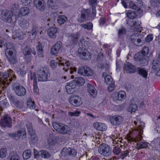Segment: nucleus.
<instances>
[{"mask_svg": "<svg viewBox=\"0 0 160 160\" xmlns=\"http://www.w3.org/2000/svg\"><path fill=\"white\" fill-rule=\"evenodd\" d=\"M14 10L11 11L4 9L2 11L1 16L5 21L7 22L11 23L16 21L17 18L15 14L13 15Z\"/></svg>", "mask_w": 160, "mask_h": 160, "instance_id": "obj_1", "label": "nucleus"}, {"mask_svg": "<svg viewBox=\"0 0 160 160\" xmlns=\"http://www.w3.org/2000/svg\"><path fill=\"white\" fill-rule=\"evenodd\" d=\"M37 73L38 81H47L50 74L49 69L46 67L40 68L37 71Z\"/></svg>", "mask_w": 160, "mask_h": 160, "instance_id": "obj_2", "label": "nucleus"}, {"mask_svg": "<svg viewBox=\"0 0 160 160\" xmlns=\"http://www.w3.org/2000/svg\"><path fill=\"white\" fill-rule=\"evenodd\" d=\"M52 125L54 128L58 133L62 134H70V128L67 125L57 122L53 123Z\"/></svg>", "mask_w": 160, "mask_h": 160, "instance_id": "obj_3", "label": "nucleus"}, {"mask_svg": "<svg viewBox=\"0 0 160 160\" xmlns=\"http://www.w3.org/2000/svg\"><path fill=\"white\" fill-rule=\"evenodd\" d=\"M98 152L100 155L103 156L107 157L111 155L112 149L108 145L102 143L98 148Z\"/></svg>", "mask_w": 160, "mask_h": 160, "instance_id": "obj_4", "label": "nucleus"}, {"mask_svg": "<svg viewBox=\"0 0 160 160\" xmlns=\"http://www.w3.org/2000/svg\"><path fill=\"white\" fill-rule=\"evenodd\" d=\"M13 90L16 95L19 96H23L26 93L25 88L19 83H14L12 85Z\"/></svg>", "mask_w": 160, "mask_h": 160, "instance_id": "obj_5", "label": "nucleus"}, {"mask_svg": "<svg viewBox=\"0 0 160 160\" xmlns=\"http://www.w3.org/2000/svg\"><path fill=\"white\" fill-rule=\"evenodd\" d=\"M22 53L24 56L25 58L28 62H30L31 60V54L32 53L34 55L36 54V52L34 48H31L29 46H26L23 49Z\"/></svg>", "mask_w": 160, "mask_h": 160, "instance_id": "obj_6", "label": "nucleus"}, {"mask_svg": "<svg viewBox=\"0 0 160 160\" xmlns=\"http://www.w3.org/2000/svg\"><path fill=\"white\" fill-rule=\"evenodd\" d=\"M91 11L89 9H83L81 11V14L78 19V21L80 23L85 22L90 16Z\"/></svg>", "mask_w": 160, "mask_h": 160, "instance_id": "obj_7", "label": "nucleus"}, {"mask_svg": "<svg viewBox=\"0 0 160 160\" xmlns=\"http://www.w3.org/2000/svg\"><path fill=\"white\" fill-rule=\"evenodd\" d=\"M140 54H136L134 56V60L138 62V64L141 66L148 64L149 58L148 56H142Z\"/></svg>", "mask_w": 160, "mask_h": 160, "instance_id": "obj_8", "label": "nucleus"}, {"mask_svg": "<svg viewBox=\"0 0 160 160\" xmlns=\"http://www.w3.org/2000/svg\"><path fill=\"white\" fill-rule=\"evenodd\" d=\"M78 73L84 76L90 77L92 76L93 72L88 66H85L79 68L78 70Z\"/></svg>", "mask_w": 160, "mask_h": 160, "instance_id": "obj_9", "label": "nucleus"}, {"mask_svg": "<svg viewBox=\"0 0 160 160\" xmlns=\"http://www.w3.org/2000/svg\"><path fill=\"white\" fill-rule=\"evenodd\" d=\"M111 123L113 125L117 126L120 125L122 122L123 118L120 116H113L110 118Z\"/></svg>", "mask_w": 160, "mask_h": 160, "instance_id": "obj_10", "label": "nucleus"}, {"mask_svg": "<svg viewBox=\"0 0 160 160\" xmlns=\"http://www.w3.org/2000/svg\"><path fill=\"white\" fill-rule=\"evenodd\" d=\"M69 101L71 104L75 107L79 106L82 103L81 98L79 96H72L69 98Z\"/></svg>", "mask_w": 160, "mask_h": 160, "instance_id": "obj_11", "label": "nucleus"}, {"mask_svg": "<svg viewBox=\"0 0 160 160\" xmlns=\"http://www.w3.org/2000/svg\"><path fill=\"white\" fill-rule=\"evenodd\" d=\"M9 99L10 102L13 104L17 108L21 109L23 107L22 103L18 100L15 96L10 95L9 96Z\"/></svg>", "mask_w": 160, "mask_h": 160, "instance_id": "obj_12", "label": "nucleus"}, {"mask_svg": "<svg viewBox=\"0 0 160 160\" xmlns=\"http://www.w3.org/2000/svg\"><path fill=\"white\" fill-rule=\"evenodd\" d=\"M12 121L11 118L7 115H5L3 118H1L0 121L1 126L4 128L6 127H11Z\"/></svg>", "mask_w": 160, "mask_h": 160, "instance_id": "obj_13", "label": "nucleus"}, {"mask_svg": "<svg viewBox=\"0 0 160 160\" xmlns=\"http://www.w3.org/2000/svg\"><path fill=\"white\" fill-rule=\"evenodd\" d=\"M137 68L135 66L132 65L130 63L125 64L124 67L126 72L129 73H133L136 72Z\"/></svg>", "mask_w": 160, "mask_h": 160, "instance_id": "obj_14", "label": "nucleus"}, {"mask_svg": "<svg viewBox=\"0 0 160 160\" xmlns=\"http://www.w3.org/2000/svg\"><path fill=\"white\" fill-rule=\"evenodd\" d=\"M125 92L123 91H120L118 92H115L112 94V97L114 100L122 101L125 99Z\"/></svg>", "mask_w": 160, "mask_h": 160, "instance_id": "obj_15", "label": "nucleus"}, {"mask_svg": "<svg viewBox=\"0 0 160 160\" xmlns=\"http://www.w3.org/2000/svg\"><path fill=\"white\" fill-rule=\"evenodd\" d=\"M141 35L137 33H134L131 36V42L135 45L138 46L139 43L141 42V40L140 38Z\"/></svg>", "mask_w": 160, "mask_h": 160, "instance_id": "obj_16", "label": "nucleus"}, {"mask_svg": "<svg viewBox=\"0 0 160 160\" xmlns=\"http://www.w3.org/2000/svg\"><path fill=\"white\" fill-rule=\"evenodd\" d=\"M81 48L78 49V52L80 58L84 60H88L91 58V56L89 53L87 54L85 52L86 50H82Z\"/></svg>", "mask_w": 160, "mask_h": 160, "instance_id": "obj_17", "label": "nucleus"}, {"mask_svg": "<svg viewBox=\"0 0 160 160\" xmlns=\"http://www.w3.org/2000/svg\"><path fill=\"white\" fill-rule=\"evenodd\" d=\"M34 3L36 8L41 11L45 8V3L44 0H34Z\"/></svg>", "mask_w": 160, "mask_h": 160, "instance_id": "obj_18", "label": "nucleus"}, {"mask_svg": "<svg viewBox=\"0 0 160 160\" xmlns=\"http://www.w3.org/2000/svg\"><path fill=\"white\" fill-rule=\"evenodd\" d=\"M71 82L73 84V86L76 87L77 86L82 85L85 83V80L81 77H76Z\"/></svg>", "mask_w": 160, "mask_h": 160, "instance_id": "obj_19", "label": "nucleus"}, {"mask_svg": "<svg viewBox=\"0 0 160 160\" xmlns=\"http://www.w3.org/2000/svg\"><path fill=\"white\" fill-rule=\"evenodd\" d=\"M97 0H89V4L92 7V13L91 16V18L92 19H93L96 17V12L95 7L97 4Z\"/></svg>", "mask_w": 160, "mask_h": 160, "instance_id": "obj_20", "label": "nucleus"}, {"mask_svg": "<svg viewBox=\"0 0 160 160\" xmlns=\"http://www.w3.org/2000/svg\"><path fill=\"white\" fill-rule=\"evenodd\" d=\"M136 72L142 77L146 78L148 76V72L144 68L138 67L137 68Z\"/></svg>", "mask_w": 160, "mask_h": 160, "instance_id": "obj_21", "label": "nucleus"}, {"mask_svg": "<svg viewBox=\"0 0 160 160\" xmlns=\"http://www.w3.org/2000/svg\"><path fill=\"white\" fill-rule=\"evenodd\" d=\"M6 49L5 50V54L9 53L12 54L14 52L15 49L14 45L11 43H8L6 44Z\"/></svg>", "mask_w": 160, "mask_h": 160, "instance_id": "obj_22", "label": "nucleus"}, {"mask_svg": "<svg viewBox=\"0 0 160 160\" xmlns=\"http://www.w3.org/2000/svg\"><path fill=\"white\" fill-rule=\"evenodd\" d=\"M93 126L95 129L101 131H105L107 128V126L105 124L101 123H94L93 125Z\"/></svg>", "mask_w": 160, "mask_h": 160, "instance_id": "obj_23", "label": "nucleus"}, {"mask_svg": "<svg viewBox=\"0 0 160 160\" xmlns=\"http://www.w3.org/2000/svg\"><path fill=\"white\" fill-rule=\"evenodd\" d=\"M153 66L152 69L155 70V72L157 76H160V67H159L158 63L157 60H154L152 62Z\"/></svg>", "mask_w": 160, "mask_h": 160, "instance_id": "obj_24", "label": "nucleus"}, {"mask_svg": "<svg viewBox=\"0 0 160 160\" xmlns=\"http://www.w3.org/2000/svg\"><path fill=\"white\" fill-rule=\"evenodd\" d=\"M67 92L69 94L73 93L75 91V87L73 86V84L71 82L67 83L65 87Z\"/></svg>", "mask_w": 160, "mask_h": 160, "instance_id": "obj_25", "label": "nucleus"}, {"mask_svg": "<svg viewBox=\"0 0 160 160\" xmlns=\"http://www.w3.org/2000/svg\"><path fill=\"white\" fill-rule=\"evenodd\" d=\"M30 138L29 140V143L33 145L37 143L38 141V137L35 132L29 134Z\"/></svg>", "mask_w": 160, "mask_h": 160, "instance_id": "obj_26", "label": "nucleus"}, {"mask_svg": "<svg viewBox=\"0 0 160 160\" xmlns=\"http://www.w3.org/2000/svg\"><path fill=\"white\" fill-rule=\"evenodd\" d=\"M57 32V29L56 28L54 27L50 28L48 30V35L52 38H56V34Z\"/></svg>", "mask_w": 160, "mask_h": 160, "instance_id": "obj_27", "label": "nucleus"}, {"mask_svg": "<svg viewBox=\"0 0 160 160\" xmlns=\"http://www.w3.org/2000/svg\"><path fill=\"white\" fill-rule=\"evenodd\" d=\"M60 42H58L51 49V52L53 55L58 53L61 48Z\"/></svg>", "mask_w": 160, "mask_h": 160, "instance_id": "obj_28", "label": "nucleus"}, {"mask_svg": "<svg viewBox=\"0 0 160 160\" xmlns=\"http://www.w3.org/2000/svg\"><path fill=\"white\" fill-rule=\"evenodd\" d=\"M6 55L11 64H14L17 62V59L15 55L13 53H12H12L7 54Z\"/></svg>", "mask_w": 160, "mask_h": 160, "instance_id": "obj_29", "label": "nucleus"}, {"mask_svg": "<svg viewBox=\"0 0 160 160\" xmlns=\"http://www.w3.org/2000/svg\"><path fill=\"white\" fill-rule=\"evenodd\" d=\"M42 44L40 42H38V44L37 47V53L38 56L40 57H43V51Z\"/></svg>", "mask_w": 160, "mask_h": 160, "instance_id": "obj_30", "label": "nucleus"}, {"mask_svg": "<svg viewBox=\"0 0 160 160\" xmlns=\"http://www.w3.org/2000/svg\"><path fill=\"white\" fill-rule=\"evenodd\" d=\"M129 106L127 108L128 112L132 113L135 112L137 109L138 106L136 104L131 101L129 104Z\"/></svg>", "mask_w": 160, "mask_h": 160, "instance_id": "obj_31", "label": "nucleus"}, {"mask_svg": "<svg viewBox=\"0 0 160 160\" xmlns=\"http://www.w3.org/2000/svg\"><path fill=\"white\" fill-rule=\"evenodd\" d=\"M88 90L90 95L94 97L96 95V92L94 87L91 84L88 83L87 85Z\"/></svg>", "mask_w": 160, "mask_h": 160, "instance_id": "obj_32", "label": "nucleus"}, {"mask_svg": "<svg viewBox=\"0 0 160 160\" xmlns=\"http://www.w3.org/2000/svg\"><path fill=\"white\" fill-rule=\"evenodd\" d=\"M47 6L52 9H56L59 8L58 5L56 2L53 0H48L47 2Z\"/></svg>", "mask_w": 160, "mask_h": 160, "instance_id": "obj_33", "label": "nucleus"}, {"mask_svg": "<svg viewBox=\"0 0 160 160\" xmlns=\"http://www.w3.org/2000/svg\"><path fill=\"white\" fill-rule=\"evenodd\" d=\"M88 44V42L85 41L83 39H81L79 42V48H81L82 50H86Z\"/></svg>", "mask_w": 160, "mask_h": 160, "instance_id": "obj_34", "label": "nucleus"}, {"mask_svg": "<svg viewBox=\"0 0 160 160\" xmlns=\"http://www.w3.org/2000/svg\"><path fill=\"white\" fill-rule=\"evenodd\" d=\"M22 132L21 131L18 130L13 133H9L8 135L9 137L12 138H14L16 140H18L21 136Z\"/></svg>", "mask_w": 160, "mask_h": 160, "instance_id": "obj_35", "label": "nucleus"}, {"mask_svg": "<svg viewBox=\"0 0 160 160\" xmlns=\"http://www.w3.org/2000/svg\"><path fill=\"white\" fill-rule=\"evenodd\" d=\"M129 8L135 10H137L138 13H141L142 10L138 5L130 1L129 2Z\"/></svg>", "mask_w": 160, "mask_h": 160, "instance_id": "obj_36", "label": "nucleus"}, {"mask_svg": "<svg viewBox=\"0 0 160 160\" xmlns=\"http://www.w3.org/2000/svg\"><path fill=\"white\" fill-rule=\"evenodd\" d=\"M20 26L22 28L25 30H27L30 27V24L27 20L23 19L20 23Z\"/></svg>", "mask_w": 160, "mask_h": 160, "instance_id": "obj_37", "label": "nucleus"}, {"mask_svg": "<svg viewBox=\"0 0 160 160\" xmlns=\"http://www.w3.org/2000/svg\"><path fill=\"white\" fill-rule=\"evenodd\" d=\"M29 12V8L27 7L22 8L18 12L21 16H25L28 14Z\"/></svg>", "mask_w": 160, "mask_h": 160, "instance_id": "obj_38", "label": "nucleus"}, {"mask_svg": "<svg viewBox=\"0 0 160 160\" xmlns=\"http://www.w3.org/2000/svg\"><path fill=\"white\" fill-rule=\"evenodd\" d=\"M31 151L30 149L24 151L22 153V157L24 159H28L30 158L31 156Z\"/></svg>", "mask_w": 160, "mask_h": 160, "instance_id": "obj_39", "label": "nucleus"}, {"mask_svg": "<svg viewBox=\"0 0 160 160\" xmlns=\"http://www.w3.org/2000/svg\"><path fill=\"white\" fill-rule=\"evenodd\" d=\"M9 160H20V158L16 152H11L9 157Z\"/></svg>", "mask_w": 160, "mask_h": 160, "instance_id": "obj_40", "label": "nucleus"}, {"mask_svg": "<svg viewBox=\"0 0 160 160\" xmlns=\"http://www.w3.org/2000/svg\"><path fill=\"white\" fill-rule=\"evenodd\" d=\"M40 156L44 158H49L51 155L50 154L45 150H42L39 151Z\"/></svg>", "mask_w": 160, "mask_h": 160, "instance_id": "obj_41", "label": "nucleus"}, {"mask_svg": "<svg viewBox=\"0 0 160 160\" xmlns=\"http://www.w3.org/2000/svg\"><path fill=\"white\" fill-rule=\"evenodd\" d=\"M58 138L53 135H50L48 142L49 144L51 145H53L56 143Z\"/></svg>", "mask_w": 160, "mask_h": 160, "instance_id": "obj_42", "label": "nucleus"}, {"mask_svg": "<svg viewBox=\"0 0 160 160\" xmlns=\"http://www.w3.org/2000/svg\"><path fill=\"white\" fill-rule=\"evenodd\" d=\"M70 37L71 38V41L73 44H77L78 39V35L77 33L72 34Z\"/></svg>", "mask_w": 160, "mask_h": 160, "instance_id": "obj_43", "label": "nucleus"}, {"mask_svg": "<svg viewBox=\"0 0 160 160\" xmlns=\"http://www.w3.org/2000/svg\"><path fill=\"white\" fill-rule=\"evenodd\" d=\"M28 132L29 134L35 132L33 129L32 124L29 122H27L26 124Z\"/></svg>", "mask_w": 160, "mask_h": 160, "instance_id": "obj_44", "label": "nucleus"}, {"mask_svg": "<svg viewBox=\"0 0 160 160\" xmlns=\"http://www.w3.org/2000/svg\"><path fill=\"white\" fill-rule=\"evenodd\" d=\"M149 52V49L148 48L144 47L142 50L138 52L137 54H140V55L142 56H146Z\"/></svg>", "mask_w": 160, "mask_h": 160, "instance_id": "obj_45", "label": "nucleus"}, {"mask_svg": "<svg viewBox=\"0 0 160 160\" xmlns=\"http://www.w3.org/2000/svg\"><path fill=\"white\" fill-rule=\"evenodd\" d=\"M68 18L64 15H60L58 17V23L60 24H63L67 20Z\"/></svg>", "mask_w": 160, "mask_h": 160, "instance_id": "obj_46", "label": "nucleus"}, {"mask_svg": "<svg viewBox=\"0 0 160 160\" xmlns=\"http://www.w3.org/2000/svg\"><path fill=\"white\" fill-rule=\"evenodd\" d=\"M80 26L88 30H90L92 29L93 25L91 22H88L86 24H81Z\"/></svg>", "mask_w": 160, "mask_h": 160, "instance_id": "obj_47", "label": "nucleus"}, {"mask_svg": "<svg viewBox=\"0 0 160 160\" xmlns=\"http://www.w3.org/2000/svg\"><path fill=\"white\" fill-rule=\"evenodd\" d=\"M69 148H63L61 152V157L64 158L67 155L69 156Z\"/></svg>", "mask_w": 160, "mask_h": 160, "instance_id": "obj_48", "label": "nucleus"}, {"mask_svg": "<svg viewBox=\"0 0 160 160\" xmlns=\"http://www.w3.org/2000/svg\"><path fill=\"white\" fill-rule=\"evenodd\" d=\"M127 17L131 18L133 19L135 18L137 15L135 12L132 10H129L127 12Z\"/></svg>", "mask_w": 160, "mask_h": 160, "instance_id": "obj_49", "label": "nucleus"}, {"mask_svg": "<svg viewBox=\"0 0 160 160\" xmlns=\"http://www.w3.org/2000/svg\"><path fill=\"white\" fill-rule=\"evenodd\" d=\"M38 32V27L36 25H33L32 32V35H34L36 37Z\"/></svg>", "mask_w": 160, "mask_h": 160, "instance_id": "obj_50", "label": "nucleus"}, {"mask_svg": "<svg viewBox=\"0 0 160 160\" xmlns=\"http://www.w3.org/2000/svg\"><path fill=\"white\" fill-rule=\"evenodd\" d=\"M112 78L109 75L105 77V81L106 83L107 84H110L113 83Z\"/></svg>", "mask_w": 160, "mask_h": 160, "instance_id": "obj_51", "label": "nucleus"}, {"mask_svg": "<svg viewBox=\"0 0 160 160\" xmlns=\"http://www.w3.org/2000/svg\"><path fill=\"white\" fill-rule=\"evenodd\" d=\"M69 156L74 157L76 156L77 152L75 149L69 148Z\"/></svg>", "mask_w": 160, "mask_h": 160, "instance_id": "obj_52", "label": "nucleus"}, {"mask_svg": "<svg viewBox=\"0 0 160 160\" xmlns=\"http://www.w3.org/2000/svg\"><path fill=\"white\" fill-rule=\"evenodd\" d=\"M7 154V150L5 148H2L0 150V158H2L5 157Z\"/></svg>", "mask_w": 160, "mask_h": 160, "instance_id": "obj_53", "label": "nucleus"}, {"mask_svg": "<svg viewBox=\"0 0 160 160\" xmlns=\"http://www.w3.org/2000/svg\"><path fill=\"white\" fill-rule=\"evenodd\" d=\"M138 144V149L146 148L148 146L146 142H141Z\"/></svg>", "mask_w": 160, "mask_h": 160, "instance_id": "obj_54", "label": "nucleus"}, {"mask_svg": "<svg viewBox=\"0 0 160 160\" xmlns=\"http://www.w3.org/2000/svg\"><path fill=\"white\" fill-rule=\"evenodd\" d=\"M126 33V29L124 28H120L118 32V36H122L125 34Z\"/></svg>", "mask_w": 160, "mask_h": 160, "instance_id": "obj_55", "label": "nucleus"}, {"mask_svg": "<svg viewBox=\"0 0 160 160\" xmlns=\"http://www.w3.org/2000/svg\"><path fill=\"white\" fill-rule=\"evenodd\" d=\"M132 23L133 27L135 28L136 30L139 31V28H140V24L137 22V21L135 20H133Z\"/></svg>", "mask_w": 160, "mask_h": 160, "instance_id": "obj_56", "label": "nucleus"}, {"mask_svg": "<svg viewBox=\"0 0 160 160\" xmlns=\"http://www.w3.org/2000/svg\"><path fill=\"white\" fill-rule=\"evenodd\" d=\"M27 105L28 108L31 109H33L35 107L34 102L32 101L28 102H27Z\"/></svg>", "mask_w": 160, "mask_h": 160, "instance_id": "obj_57", "label": "nucleus"}, {"mask_svg": "<svg viewBox=\"0 0 160 160\" xmlns=\"http://www.w3.org/2000/svg\"><path fill=\"white\" fill-rule=\"evenodd\" d=\"M112 152L115 154L118 155L121 152V150L119 148L115 147L114 148Z\"/></svg>", "mask_w": 160, "mask_h": 160, "instance_id": "obj_58", "label": "nucleus"}, {"mask_svg": "<svg viewBox=\"0 0 160 160\" xmlns=\"http://www.w3.org/2000/svg\"><path fill=\"white\" fill-rule=\"evenodd\" d=\"M129 151L128 150H126L121 152V155L120 156V157L122 159H123L125 157H127L128 155Z\"/></svg>", "mask_w": 160, "mask_h": 160, "instance_id": "obj_59", "label": "nucleus"}, {"mask_svg": "<svg viewBox=\"0 0 160 160\" xmlns=\"http://www.w3.org/2000/svg\"><path fill=\"white\" fill-rule=\"evenodd\" d=\"M65 71L66 72L68 71V72L71 74H72L73 71L76 72L77 71V68L76 67L72 68L70 67V69L68 68V69H65Z\"/></svg>", "mask_w": 160, "mask_h": 160, "instance_id": "obj_60", "label": "nucleus"}, {"mask_svg": "<svg viewBox=\"0 0 160 160\" xmlns=\"http://www.w3.org/2000/svg\"><path fill=\"white\" fill-rule=\"evenodd\" d=\"M33 92L35 94H38V90L37 87V82L33 83Z\"/></svg>", "mask_w": 160, "mask_h": 160, "instance_id": "obj_61", "label": "nucleus"}, {"mask_svg": "<svg viewBox=\"0 0 160 160\" xmlns=\"http://www.w3.org/2000/svg\"><path fill=\"white\" fill-rule=\"evenodd\" d=\"M57 63L54 60H52L50 61V64L52 68H55L57 65Z\"/></svg>", "mask_w": 160, "mask_h": 160, "instance_id": "obj_62", "label": "nucleus"}, {"mask_svg": "<svg viewBox=\"0 0 160 160\" xmlns=\"http://www.w3.org/2000/svg\"><path fill=\"white\" fill-rule=\"evenodd\" d=\"M22 3L25 6L29 5L32 2V0H20Z\"/></svg>", "mask_w": 160, "mask_h": 160, "instance_id": "obj_63", "label": "nucleus"}, {"mask_svg": "<svg viewBox=\"0 0 160 160\" xmlns=\"http://www.w3.org/2000/svg\"><path fill=\"white\" fill-rule=\"evenodd\" d=\"M80 113V112L76 111L75 112H68V114L69 115H70L71 116H78L79 115V114Z\"/></svg>", "mask_w": 160, "mask_h": 160, "instance_id": "obj_64", "label": "nucleus"}]
</instances>
